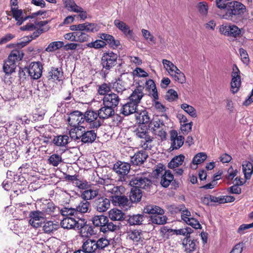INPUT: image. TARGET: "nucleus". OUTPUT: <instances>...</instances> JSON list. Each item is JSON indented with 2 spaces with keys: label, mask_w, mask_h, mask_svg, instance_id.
<instances>
[{
  "label": "nucleus",
  "mask_w": 253,
  "mask_h": 253,
  "mask_svg": "<svg viewBox=\"0 0 253 253\" xmlns=\"http://www.w3.org/2000/svg\"><path fill=\"white\" fill-rule=\"evenodd\" d=\"M98 117V113L91 110H87L83 115L84 122L89 123L91 127L93 128H97L100 126V121L97 120Z\"/></svg>",
  "instance_id": "9b49d317"
},
{
  "label": "nucleus",
  "mask_w": 253,
  "mask_h": 253,
  "mask_svg": "<svg viewBox=\"0 0 253 253\" xmlns=\"http://www.w3.org/2000/svg\"><path fill=\"white\" fill-rule=\"evenodd\" d=\"M151 221L153 223L164 224L167 222V217L164 215V214L157 213L152 216Z\"/></svg>",
  "instance_id": "3c124183"
},
{
  "label": "nucleus",
  "mask_w": 253,
  "mask_h": 253,
  "mask_svg": "<svg viewBox=\"0 0 253 253\" xmlns=\"http://www.w3.org/2000/svg\"><path fill=\"white\" fill-rule=\"evenodd\" d=\"M144 95L143 87L139 85L132 91L128 99L129 101L138 105Z\"/></svg>",
  "instance_id": "6ab92c4d"
},
{
  "label": "nucleus",
  "mask_w": 253,
  "mask_h": 253,
  "mask_svg": "<svg viewBox=\"0 0 253 253\" xmlns=\"http://www.w3.org/2000/svg\"><path fill=\"white\" fill-rule=\"evenodd\" d=\"M148 157L145 150H140L131 157V162L134 165H141L144 163Z\"/></svg>",
  "instance_id": "a211bd4d"
},
{
  "label": "nucleus",
  "mask_w": 253,
  "mask_h": 253,
  "mask_svg": "<svg viewBox=\"0 0 253 253\" xmlns=\"http://www.w3.org/2000/svg\"><path fill=\"white\" fill-rule=\"evenodd\" d=\"M179 211L181 212V218L185 222L187 221L186 219H190L191 218V212L189 211L183 205L179 206L178 207Z\"/></svg>",
  "instance_id": "052dcab7"
},
{
  "label": "nucleus",
  "mask_w": 253,
  "mask_h": 253,
  "mask_svg": "<svg viewBox=\"0 0 253 253\" xmlns=\"http://www.w3.org/2000/svg\"><path fill=\"white\" fill-rule=\"evenodd\" d=\"M111 201L115 206H118L123 208L127 205L128 202L127 198L126 196H119V195L113 196Z\"/></svg>",
  "instance_id": "7c9ffc66"
},
{
  "label": "nucleus",
  "mask_w": 253,
  "mask_h": 253,
  "mask_svg": "<svg viewBox=\"0 0 253 253\" xmlns=\"http://www.w3.org/2000/svg\"><path fill=\"white\" fill-rule=\"evenodd\" d=\"M147 89L151 95L155 100L158 99V93L156 84L153 80L149 79L146 82Z\"/></svg>",
  "instance_id": "cd10ccee"
},
{
  "label": "nucleus",
  "mask_w": 253,
  "mask_h": 253,
  "mask_svg": "<svg viewBox=\"0 0 253 253\" xmlns=\"http://www.w3.org/2000/svg\"><path fill=\"white\" fill-rule=\"evenodd\" d=\"M142 35L145 40L149 43L155 44L156 39L151 33L147 30L142 29L141 30Z\"/></svg>",
  "instance_id": "13d9d810"
},
{
  "label": "nucleus",
  "mask_w": 253,
  "mask_h": 253,
  "mask_svg": "<svg viewBox=\"0 0 253 253\" xmlns=\"http://www.w3.org/2000/svg\"><path fill=\"white\" fill-rule=\"evenodd\" d=\"M7 59L4 61L3 65V71L6 75H10L15 72V69L16 67V64L13 63L12 62Z\"/></svg>",
  "instance_id": "ea45409f"
},
{
  "label": "nucleus",
  "mask_w": 253,
  "mask_h": 253,
  "mask_svg": "<svg viewBox=\"0 0 253 253\" xmlns=\"http://www.w3.org/2000/svg\"><path fill=\"white\" fill-rule=\"evenodd\" d=\"M138 105L129 101L123 105L121 109V113L125 116H128L136 112Z\"/></svg>",
  "instance_id": "4be33fe9"
},
{
  "label": "nucleus",
  "mask_w": 253,
  "mask_h": 253,
  "mask_svg": "<svg viewBox=\"0 0 253 253\" xmlns=\"http://www.w3.org/2000/svg\"><path fill=\"white\" fill-rule=\"evenodd\" d=\"M132 187L129 194L130 200L133 203L138 202L142 197V193L140 189L134 186Z\"/></svg>",
  "instance_id": "4c0bfd02"
},
{
  "label": "nucleus",
  "mask_w": 253,
  "mask_h": 253,
  "mask_svg": "<svg viewBox=\"0 0 253 253\" xmlns=\"http://www.w3.org/2000/svg\"><path fill=\"white\" fill-rule=\"evenodd\" d=\"M78 251H83L84 253H97L95 240L87 239L84 242L82 245V250Z\"/></svg>",
  "instance_id": "aec40b11"
},
{
  "label": "nucleus",
  "mask_w": 253,
  "mask_h": 253,
  "mask_svg": "<svg viewBox=\"0 0 253 253\" xmlns=\"http://www.w3.org/2000/svg\"><path fill=\"white\" fill-rule=\"evenodd\" d=\"M23 55L21 50L15 49L11 51L7 59L16 64V62L22 59Z\"/></svg>",
  "instance_id": "c756f323"
},
{
  "label": "nucleus",
  "mask_w": 253,
  "mask_h": 253,
  "mask_svg": "<svg viewBox=\"0 0 253 253\" xmlns=\"http://www.w3.org/2000/svg\"><path fill=\"white\" fill-rule=\"evenodd\" d=\"M231 91L232 93L237 92L241 86L240 71L236 65H234L231 73Z\"/></svg>",
  "instance_id": "0eeeda50"
},
{
  "label": "nucleus",
  "mask_w": 253,
  "mask_h": 253,
  "mask_svg": "<svg viewBox=\"0 0 253 253\" xmlns=\"http://www.w3.org/2000/svg\"><path fill=\"white\" fill-rule=\"evenodd\" d=\"M129 238L134 242H139L142 237V233L139 230H133L128 234Z\"/></svg>",
  "instance_id": "680f3d73"
},
{
  "label": "nucleus",
  "mask_w": 253,
  "mask_h": 253,
  "mask_svg": "<svg viewBox=\"0 0 253 253\" xmlns=\"http://www.w3.org/2000/svg\"><path fill=\"white\" fill-rule=\"evenodd\" d=\"M114 170L121 175H126L130 169V165L126 162H118L114 166Z\"/></svg>",
  "instance_id": "412c9836"
},
{
  "label": "nucleus",
  "mask_w": 253,
  "mask_h": 253,
  "mask_svg": "<svg viewBox=\"0 0 253 253\" xmlns=\"http://www.w3.org/2000/svg\"><path fill=\"white\" fill-rule=\"evenodd\" d=\"M170 139L171 141V147L173 149H178L183 144L184 137L181 135L178 136L177 132L175 130L170 132Z\"/></svg>",
  "instance_id": "2eb2a0df"
},
{
  "label": "nucleus",
  "mask_w": 253,
  "mask_h": 253,
  "mask_svg": "<svg viewBox=\"0 0 253 253\" xmlns=\"http://www.w3.org/2000/svg\"><path fill=\"white\" fill-rule=\"evenodd\" d=\"M246 11V7L243 3L236 0L227 2L226 8L224 11H217L218 16L229 21H234L238 17Z\"/></svg>",
  "instance_id": "f257e3e1"
},
{
  "label": "nucleus",
  "mask_w": 253,
  "mask_h": 253,
  "mask_svg": "<svg viewBox=\"0 0 253 253\" xmlns=\"http://www.w3.org/2000/svg\"><path fill=\"white\" fill-rule=\"evenodd\" d=\"M63 76V73L61 68H52L48 73V78L53 81H60L62 80Z\"/></svg>",
  "instance_id": "b1692460"
},
{
  "label": "nucleus",
  "mask_w": 253,
  "mask_h": 253,
  "mask_svg": "<svg viewBox=\"0 0 253 253\" xmlns=\"http://www.w3.org/2000/svg\"><path fill=\"white\" fill-rule=\"evenodd\" d=\"M95 243L97 251L99 250L104 249L109 244V240L105 238H101L97 241H95Z\"/></svg>",
  "instance_id": "e2e57ef3"
},
{
  "label": "nucleus",
  "mask_w": 253,
  "mask_h": 253,
  "mask_svg": "<svg viewBox=\"0 0 253 253\" xmlns=\"http://www.w3.org/2000/svg\"><path fill=\"white\" fill-rule=\"evenodd\" d=\"M207 158V155L203 152L199 153L196 154L193 158L192 160V164L195 166V169L197 168V166L201 164L205 161Z\"/></svg>",
  "instance_id": "de8ad7c7"
},
{
  "label": "nucleus",
  "mask_w": 253,
  "mask_h": 253,
  "mask_svg": "<svg viewBox=\"0 0 253 253\" xmlns=\"http://www.w3.org/2000/svg\"><path fill=\"white\" fill-rule=\"evenodd\" d=\"M44 222V218L42 212L34 211L31 213L29 223L34 228H38Z\"/></svg>",
  "instance_id": "4468645a"
},
{
  "label": "nucleus",
  "mask_w": 253,
  "mask_h": 253,
  "mask_svg": "<svg viewBox=\"0 0 253 253\" xmlns=\"http://www.w3.org/2000/svg\"><path fill=\"white\" fill-rule=\"evenodd\" d=\"M21 126L18 122H11L9 125L6 127L7 130L12 134L16 133L17 131L18 130Z\"/></svg>",
  "instance_id": "774afa93"
},
{
  "label": "nucleus",
  "mask_w": 253,
  "mask_h": 253,
  "mask_svg": "<svg viewBox=\"0 0 253 253\" xmlns=\"http://www.w3.org/2000/svg\"><path fill=\"white\" fill-rule=\"evenodd\" d=\"M117 228V226L116 225L111 222H109L108 221L107 223L104 224L103 227L100 228V231L105 233L107 231H114L116 230Z\"/></svg>",
  "instance_id": "338daca9"
},
{
  "label": "nucleus",
  "mask_w": 253,
  "mask_h": 253,
  "mask_svg": "<svg viewBox=\"0 0 253 253\" xmlns=\"http://www.w3.org/2000/svg\"><path fill=\"white\" fill-rule=\"evenodd\" d=\"M150 183V180L145 177L136 176L130 181V185L137 188L146 189Z\"/></svg>",
  "instance_id": "dca6fc26"
},
{
  "label": "nucleus",
  "mask_w": 253,
  "mask_h": 253,
  "mask_svg": "<svg viewBox=\"0 0 253 253\" xmlns=\"http://www.w3.org/2000/svg\"><path fill=\"white\" fill-rule=\"evenodd\" d=\"M115 114L114 109L106 105H104L98 111V115L100 119H106L111 117Z\"/></svg>",
  "instance_id": "a878e982"
},
{
  "label": "nucleus",
  "mask_w": 253,
  "mask_h": 253,
  "mask_svg": "<svg viewBox=\"0 0 253 253\" xmlns=\"http://www.w3.org/2000/svg\"><path fill=\"white\" fill-rule=\"evenodd\" d=\"M219 31L222 35L235 38L239 36L241 33L240 29L233 24H223L220 26Z\"/></svg>",
  "instance_id": "1a4fd4ad"
},
{
  "label": "nucleus",
  "mask_w": 253,
  "mask_h": 253,
  "mask_svg": "<svg viewBox=\"0 0 253 253\" xmlns=\"http://www.w3.org/2000/svg\"><path fill=\"white\" fill-rule=\"evenodd\" d=\"M162 63L163 64L164 68L170 75L172 74V73L175 72L178 69L171 61L168 60L163 59L162 60Z\"/></svg>",
  "instance_id": "c03bdc74"
},
{
  "label": "nucleus",
  "mask_w": 253,
  "mask_h": 253,
  "mask_svg": "<svg viewBox=\"0 0 253 253\" xmlns=\"http://www.w3.org/2000/svg\"><path fill=\"white\" fill-rule=\"evenodd\" d=\"M173 180V175L169 170H166L163 175L161 184L164 187H168L171 182Z\"/></svg>",
  "instance_id": "e433bc0d"
},
{
  "label": "nucleus",
  "mask_w": 253,
  "mask_h": 253,
  "mask_svg": "<svg viewBox=\"0 0 253 253\" xmlns=\"http://www.w3.org/2000/svg\"><path fill=\"white\" fill-rule=\"evenodd\" d=\"M114 24L115 26L121 31L125 36L129 39H133V35L132 30L125 22L118 19L114 20Z\"/></svg>",
  "instance_id": "f3484780"
},
{
  "label": "nucleus",
  "mask_w": 253,
  "mask_h": 253,
  "mask_svg": "<svg viewBox=\"0 0 253 253\" xmlns=\"http://www.w3.org/2000/svg\"><path fill=\"white\" fill-rule=\"evenodd\" d=\"M90 207V203L86 201H83L81 202L76 207V211L78 213H84L87 212Z\"/></svg>",
  "instance_id": "5fc2aeb1"
},
{
  "label": "nucleus",
  "mask_w": 253,
  "mask_h": 253,
  "mask_svg": "<svg viewBox=\"0 0 253 253\" xmlns=\"http://www.w3.org/2000/svg\"><path fill=\"white\" fill-rule=\"evenodd\" d=\"M43 223V230L47 234L53 233L59 228L58 222L55 221H47Z\"/></svg>",
  "instance_id": "393cba45"
},
{
  "label": "nucleus",
  "mask_w": 253,
  "mask_h": 253,
  "mask_svg": "<svg viewBox=\"0 0 253 253\" xmlns=\"http://www.w3.org/2000/svg\"><path fill=\"white\" fill-rule=\"evenodd\" d=\"M100 38L101 40H97L94 42H89L87 44V46L89 48H94L95 49H100L105 47L106 43L113 48L117 47L120 45V41L116 40L114 38L110 35L105 33L99 34Z\"/></svg>",
  "instance_id": "7ed1b4c3"
},
{
  "label": "nucleus",
  "mask_w": 253,
  "mask_h": 253,
  "mask_svg": "<svg viewBox=\"0 0 253 253\" xmlns=\"http://www.w3.org/2000/svg\"><path fill=\"white\" fill-rule=\"evenodd\" d=\"M61 226L62 228L67 229H73L77 228L78 229H84L88 231L91 229L90 226L85 225L84 221L76 220L74 218L71 217H66L61 221Z\"/></svg>",
  "instance_id": "20e7f679"
},
{
  "label": "nucleus",
  "mask_w": 253,
  "mask_h": 253,
  "mask_svg": "<svg viewBox=\"0 0 253 253\" xmlns=\"http://www.w3.org/2000/svg\"><path fill=\"white\" fill-rule=\"evenodd\" d=\"M120 99L118 94L111 93L106 94L103 98L104 105L114 109L119 104Z\"/></svg>",
  "instance_id": "ddd939ff"
},
{
  "label": "nucleus",
  "mask_w": 253,
  "mask_h": 253,
  "mask_svg": "<svg viewBox=\"0 0 253 253\" xmlns=\"http://www.w3.org/2000/svg\"><path fill=\"white\" fill-rule=\"evenodd\" d=\"M100 27L97 24L85 22L82 24V31L95 33L99 31Z\"/></svg>",
  "instance_id": "58836bf2"
},
{
  "label": "nucleus",
  "mask_w": 253,
  "mask_h": 253,
  "mask_svg": "<svg viewBox=\"0 0 253 253\" xmlns=\"http://www.w3.org/2000/svg\"><path fill=\"white\" fill-rule=\"evenodd\" d=\"M184 159L185 157L183 155L174 157L169 163V168L170 169H174L178 168L183 164Z\"/></svg>",
  "instance_id": "473e14b6"
},
{
  "label": "nucleus",
  "mask_w": 253,
  "mask_h": 253,
  "mask_svg": "<svg viewBox=\"0 0 253 253\" xmlns=\"http://www.w3.org/2000/svg\"><path fill=\"white\" fill-rule=\"evenodd\" d=\"M64 7L69 11H78L79 6L77 5L74 0H62Z\"/></svg>",
  "instance_id": "a18cd8bd"
},
{
  "label": "nucleus",
  "mask_w": 253,
  "mask_h": 253,
  "mask_svg": "<svg viewBox=\"0 0 253 253\" xmlns=\"http://www.w3.org/2000/svg\"><path fill=\"white\" fill-rule=\"evenodd\" d=\"M143 211L145 213L156 215L157 213L164 214V211L159 206L153 205H148L144 207Z\"/></svg>",
  "instance_id": "c85d7f7f"
},
{
  "label": "nucleus",
  "mask_w": 253,
  "mask_h": 253,
  "mask_svg": "<svg viewBox=\"0 0 253 253\" xmlns=\"http://www.w3.org/2000/svg\"><path fill=\"white\" fill-rule=\"evenodd\" d=\"M42 66L39 62H32L28 67H25L23 71L28 73L30 77L34 80L41 78L42 72Z\"/></svg>",
  "instance_id": "423d86ee"
},
{
  "label": "nucleus",
  "mask_w": 253,
  "mask_h": 253,
  "mask_svg": "<svg viewBox=\"0 0 253 253\" xmlns=\"http://www.w3.org/2000/svg\"><path fill=\"white\" fill-rule=\"evenodd\" d=\"M137 121L139 123L143 124H147L151 121L150 117L148 115V113L144 111L141 112L138 116L136 117Z\"/></svg>",
  "instance_id": "4d7b16f0"
},
{
  "label": "nucleus",
  "mask_w": 253,
  "mask_h": 253,
  "mask_svg": "<svg viewBox=\"0 0 253 253\" xmlns=\"http://www.w3.org/2000/svg\"><path fill=\"white\" fill-rule=\"evenodd\" d=\"M109 217L112 220H122L124 219V214L122 211L113 209L109 211Z\"/></svg>",
  "instance_id": "72a5a7b5"
},
{
  "label": "nucleus",
  "mask_w": 253,
  "mask_h": 253,
  "mask_svg": "<svg viewBox=\"0 0 253 253\" xmlns=\"http://www.w3.org/2000/svg\"><path fill=\"white\" fill-rule=\"evenodd\" d=\"M185 250L190 253L196 249V241L194 240L187 239L183 242Z\"/></svg>",
  "instance_id": "6e6d98bb"
},
{
  "label": "nucleus",
  "mask_w": 253,
  "mask_h": 253,
  "mask_svg": "<svg viewBox=\"0 0 253 253\" xmlns=\"http://www.w3.org/2000/svg\"><path fill=\"white\" fill-rule=\"evenodd\" d=\"M11 11L13 18H14L17 21V24L18 25H21L23 21L27 19V18L25 19L23 18L22 10L18 9L17 7H12V8H11Z\"/></svg>",
  "instance_id": "f704fd0d"
},
{
  "label": "nucleus",
  "mask_w": 253,
  "mask_h": 253,
  "mask_svg": "<svg viewBox=\"0 0 253 253\" xmlns=\"http://www.w3.org/2000/svg\"><path fill=\"white\" fill-rule=\"evenodd\" d=\"M170 76L175 81H177L181 84L185 83L186 82V78L184 73H183L179 69H178L175 72L172 73Z\"/></svg>",
  "instance_id": "09e8293b"
},
{
  "label": "nucleus",
  "mask_w": 253,
  "mask_h": 253,
  "mask_svg": "<svg viewBox=\"0 0 253 253\" xmlns=\"http://www.w3.org/2000/svg\"><path fill=\"white\" fill-rule=\"evenodd\" d=\"M76 42H84L87 41L88 35L84 31L75 32Z\"/></svg>",
  "instance_id": "bf43d9fd"
},
{
  "label": "nucleus",
  "mask_w": 253,
  "mask_h": 253,
  "mask_svg": "<svg viewBox=\"0 0 253 253\" xmlns=\"http://www.w3.org/2000/svg\"><path fill=\"white\" fill-rule=\"evenodd\" d=\"M118 55L113 52L104 53L101 58V64L103 67L109 70L114 67L117 63Z\"/></svg>",
  "instance_id": "6e6552de"
},
{
  "label": "nucleus",
  "mask_w": 253,
  "mask_h": 253,
  "mask_svg": "<svg viewBox=\"0 0 253 253\" xmlns=\"http://www.w3.org/2000/svg\"><path fill=\"white\" fill-rule=\"evenodd\" d=\"M144 220V216L142 214H137L129 217L128 222L130 225H140L142 224Z\"/></svg>",
  "instance_id": "49530a36"
},
{
  "label": "nucleus",
  "mask_w": 253,
  "mask_h": 253,
  "mask_svg": "<svg viewBox=\"0 0 253 253\" xmlns=\"http://www.w3.org/2000/svg\"><path fill=\"white\" fill-rule=\"evenodd\" d=\"M71 139L80 140L84 143H92L96 137V134L94 130H85L84 126L72 128L69 131Z\"/></svg>",
  "instance_id": "f03ea898"
},
{
  "label": "nucleus",
  "mask_w": 253,
  "mask_h": 253,
  "mask_svg": "<svg viewBox=\"0 0 253 253\" xmlns=\"http://www.w3.org/2000/svg\"><path fill=\"white\" fill-rule=\"evenodd\" d=\"M98 194L97 189H89L84 190L82 194V197L85 201L94 199Z\"/></svg>",
  "instance_id": "a19ab883"
},
{
  "label": "nucleus",
  "mask_w": 253,
  "mask_h": 253,
  "mask_svg": "<svg viewBox=\"0 0 253 253\" xmlns=\"http://www.w3.org/2000/svg\"><path fill=\"white\" fill-rule=\"evenodd\" d=\"M60 212L63 216L66 217H68L69 215H77L78 214L76 208H69L65 207L61 209Z\"/></svg>",
  "instance_id": "0e129e2a"
},
{
  "label": "nucleus",
  "mask_w": 253,
  "mask_h": 253,
  "mask_svg": "<svg viewBox=\"0 0 253 253\" xmlns=\"http://www.w3.org/2000/svg\"><path fill=\"white\" fill-rule=\"evenodd\" d=\"M113 181L109 179L103 180L105 194L106 196L111 198V199H112L113 196L122 194L124 191V187L115 186L111 183Z\"/></svg>",
  "instance_id": "39448f33"
},
{
  "label": "nucleus",
  "mask_w": 253,
  "mask_h": 253,
  "mask_svg": "<svg viewBox=\"0 0 253 253\" xmlns=\"http://www.w3.org/2000/svg\"><path fill=\"white\" fill-rule=\"evenodd\" d=\"M55 208L54 205L52 202H48L46 204H44L42 207V212L50 214L53 212Z\"/></svg>",
  "instance_id": "69168bd1"
},
{
  "label": "nucleus",
  "mask_w": 253,
  "mask_h": 253,
  "mask_svg": "<svg viewBox=\"0 0 253 253\" xmlns=\"http://www.w3.org/2000/svg\"><path fill=\"white\" fill-rule=\"evenodd\" d=\"M64 46V42L61 41L53 42L50 43L45 48V51L48 52H53Z\"/></svg>",
  "instance_id": "603ef678"
},
{
  "label": "nucleus",
  "mask_w": 253,
  "mask_h": 253,
  "mask_svg": "<svg viewBox=\"0 0 253 253\" xmlns=\"http://www.w3.org/2000/svg\"><path fill=\"white\" fill-rule=\"evenodd\" d=\"M70 141L69 136L67 135H59L54 136L52 142L54 145L59 147H64L67 145Z\"/></svg>",
  "instance_id": "bb28decb"
},
{
  "label": "nucleus",
  "mask_w": 253,
  "mask_h": 253,
  "mask_svg": "<svg viewBox=\"0 0 253 253\" xmlns=\"http://www.w3.org/2000/svg\"><path fill=\"white\" fill-rule=\"evenodd\" d=\"M197 8L200 15L203 17H206L209 10V6L206 2H200L197 4Z\"/></svg>",
  "instance_id": "37998d69"
},
{
  "label": "nucleus",
  "mask_w": 253,
  "mask_h": 253,
  "mask_svg": "<svg viewBox=\"0 0 253 253\" xmlns=\"http://www.w3.org/2000/svg\"><path fill=\"white\" fill-rule=\"evenodd\" d=\"M149 127L154 132L161 127H166L164 123L158 118L153 119L149 125Z\"/></svg>",
  "instance_id": "79ce46f5"
},
{
  "label": "nucleus",
  "mask_w": 253,
  "mask_h": 253,
  "mask_svg": "<svg viewBox=\"0 0 253 253\" xmlns=\"http://www.w3.org/2000/svg\"><path fill=\"white\" fill-rule=\"evenodd\" d=\"M108 217L103 215H95L92 218L93 224L97 227H103L104 224L107 223Z\"/></svg>",
  "instance_id": "c9c22d12"
},
{
  "label": "nucleus",
  "mask_w": 253,
  "mask_h": 253,
  "mask_svg": "<svg viewBox=\"0 0 253 253\" xmlns=\"http://www.w3.org/2000/svg\"><path fill=\"white\" fill-rule=\"evenodd\" d=\"M48 161L50 165L54 167H57L62 162V159L61 155L54 154L49 157Z\"/></svg>",
  "instance_id": "864d4df0"
},
{
  "label": "nucleus",
  "mask_w": 253,
  "mask_h": 253,
  "mask_svg": "<svg viewBox=\"0 0 253 253\" xmlns=\"http://www.w3.org/2000/svg\"><path fill=\"white\" fill-rule=\"evenodd\" d=\"M95 203L96 210L100 212H103L106 211L110 206V200L103 197L98 198L96 201Z\"/></svg>",
  "instance_id": "5701e85b"
},
{
  "label": "nucleus",
  "mask_w": 253,
  "mask_h": 253,
  "mask_svg": "<svg viewBox=\"0 0 253 253\" xmlns=\"http://www.w3.org/2000/svg\"><path fill=\"white\" fill-rule=\"evenodd\" d=\"M243 171L246 179H250L253 173V166L251 163L244 161L242 164Z\"/></svg>",
  "instance_id": "2f4dec72"
},
{
  "label": "nucleus",
  "mask_w": 253,
  "mask_h": 253,
  "mask_svg": "<svg viewBox=\"0 0 253 253\" xmlns=\"http://www.w3.org/2000/svg\"><path fill=\"white\" fill-rule=\"evenodd\" d=\"M181 108L185 112L193 118L197 117V113L196 109L191 105L186 103H183L181 105Z\"/></svg>",
  "instance_id": "8fccbe9b"
},
{
  "label": "nucleus",
  "mask_w": 253,
  "mask_h": 253,
  "mask_svg": "<svg viewBox=\"0 0 253 253\" xmlns=\"http://www.w3.org/2000/svg\"><path fill=\"white\" fill-rule=\"evenodd\" d=\"M136 135L137 137L142 139L140 142V145L143 149H151L152 138L149 135L146 130H143L142 128L138 129Z\"/></svg>",
  "instance_id": "f8f14e48"
},
{
  "label": "nucleus",
  "mask_w": 253,
  "mask_h": 253,
  "mask_svg": "<svg viewBox=\"0 0 253 253\" xmlns=\"http://www.w3.org/2000/svg\"><path fill=\"white\" fill-rule=\"evenodd\" d=\"M68 121L69 124L74 128L84 126H81L84 123L83 114L79 111H74L69 114Z\"/></svg>",
  "instance_id": "9d476101"
}]
</instances>
